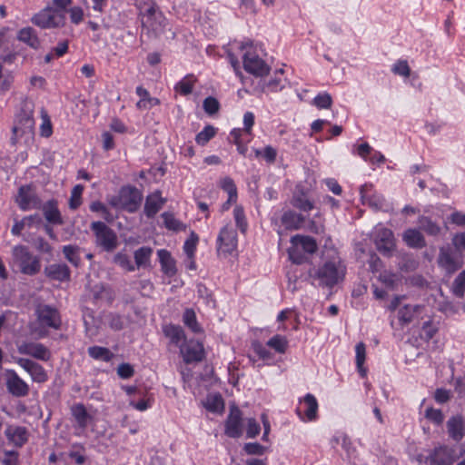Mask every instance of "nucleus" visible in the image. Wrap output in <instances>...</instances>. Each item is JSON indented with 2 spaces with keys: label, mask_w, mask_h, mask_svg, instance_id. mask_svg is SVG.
<instances>
[{
  "label": "nucleus",
  "mask_w": 465,
  "mask_h": 465,
  "mask_svg": "<svg viewBox=\"0 0 465 465\" xmlns=\"http://www.w3.org/2000/svg\"><path fill=\"white\" fill-rule=\"evenodd\" d=\"M226 56L236 76L242 78L237 52L241 54L243 69L256 77H263L270 73L271 66L266 62L267 53L262 44L251 40L231 44L226 48Z\"/></svg>",
  "instance_id": "nucleus-1"
},
{
  "label": "nucleus",
  "mask_w": 465,
  "mask_h": 465,
  "mask_svg": "<svg viewBox=\"0 0 465 465\" xmlns=\"http://www.w3.org/2000/svg\"><path fill=\"white\" fill-rule=\"evenodd\" d=\"M345 274L346 265L336 250L323 252L320 264L309 270L312 284L329 289L343 281Z\"/></svg>",
  "instance_id": "nucleus-2"
},
{
  "label": "nucleus",
  "mask_w": 465,
  "mask_h": 465,
  "mask_svg": "<svg viewBox=\"0 0 465 465\" xmlns=\"http://www.w3.org/2000/svg\"><path fill=\"white\" fill-rule=\"evenodd\" d=\"M35 314L37 326L32 327L31 331L39 338L47 335L46 329L59 330L61 328L62 319L56 308L47 304H39L35 308Z\"/></svg>",
  "instance_id": "nucleus-3"
},
{
  "label": "nucleus",
  "mask_w": 465,
  "mask_h": 465,
  "mask_svg": "<svg viewBox=\"0 0 465 465\" xmlns=\"http://www.w3.org/2000/svg\"><path fill=\"white\" fill-rule=\"evenodd\" d=\"M290 242L288 256L296 264L303 263L318 249L315 239L308 235L296 234L291 238Z\"/></svg>",
  "instance_id": "nucleus-4"
},
{
  "label": "nucleus",
  "mask_w": 465,
  "mask_h": 465,
  "mask_svg": "<svg viewBox=\"0 0 465 465\" xmlns=\"http://www.w3.org/2000/svg\"><path fill=\"white\" fill-rule=\"evenodd\" d=\"M143 196L141 192L134 186H123L117 195L108 198V203L117 210L134 213L140 207Z\"/></svg>",
  "instance_id": "nucleus-5"
},
{
  "label": "nucleus",
  "mask_w": 465,
  "mask_h": 465,
  "mask_svg": "<svg viewBox=\"0 0 465 465\" xmlns=\"http://www.w3.org/2000/svg\"><path fill=\"white\" fill-rule=\"evenodd\" d=\"M13 257L24 274L35 275L40 271L41 265L38 258L33 256L27 247L23 245L15 246L13 248Z\"/></svg>",
  "instance_id": "nucleus-6"
},
{
  "label": "nucleus",
  "mask_w": 465,
  "mask_h": 465,
  "mask_svg": "<svg viewBox=\"0 0 465 465\" xmlns=\"http://www.w3.org/2000/svg\"><path fill=\"white\" fill-rule=\"evenodd\" d=\"M371 236L377 250L385 256H391L395 248L392 231L378 224L373 228Z\"/></svg>",
  "instance_id": "nucleus-7"
},
{
  "label": "nucleus",
  "mask_w": 465,
  "mask_h": 465,
  "mask_svg": "<svg viewBox=\"0 0 465 465\" xmlns=\"http://www.w3.org/2000/svg\"><path fill=\"white\" fill-rule=\"evenodd\" d=\"M319 404L316 397L312 393L305 394L299 399L295 412L302 422H314L318 420Z\"/></svg>",
  "instance_id": "nucleus-8"
},
{
  "label": "nucleus",
  "mask_w": 465,
  "mask_h": 465,
  "mask_svg": "<svg viewBox=\"0 0 465 465\" xmlns=\"http://www.w3.org/2000/svg\"><path fill=\"white\" fill-rule=\"evenodd\" d=\"M437 262L447 273H453L462 266L461 256L450 245L440 248Z\"/></svg>",
  "instance_id": "nucleus-9"
},
{
  "label": "nucleus",
  "mask_w": 465,
  "mask_h": 465,
  "mask_svg": "<svg viewBox=\"0 0 465 465\" xmlns=\"http://www.w3.org/2000/svg\"><path fill=\"white\" fill-rule=\"evenodd\" d=\"M32 22L41 28H56L64 25L65 15H61L47 5L34 15Z\"/></svg>",
  "instance_id": "nucleus-10"
},
{
  "label": "nucleus",
  "mask_w": 465,
  "mask_h": 465,
  "mask_svg": "<svg viewBox=\"0 0 465 465\" xmlns=\"http://www.w3.org/2000/svg\"><path fill=\"white\" fill-rule=\"evenodd\" d=\"M91 229L95 234L97 243L102 246L104 250L110 252L116 247L117 236L104 223L93 222L91 223Z\"/></svg>",
  "instance_id": "nucleus-11"
},
{
  "label": "nucleus",
  "mask_w": 465,
  "mask_h": 465,
  "mask_svg": "<svg viewBox=\"0 0 465 465\" xmlns=\"http://www.w3.org/2000/svg\"><path fill=\"white\" fill-rule=\"evenodd\" d=\"M35 120L31 109H22L15 116L13 134L15 138L24 135L32 136L34 134Z\"/></svg>",
  "instance_id": "nucleus-12"
},
{
  "label": "nucleus",
  "mask_w": 465,
  "mask_h": 465,
  "mask_svg": "<svg viewBox=\"0 0 465 465\" xmlns=\"http://www.w3.org/2000/svg\"><path fill=\"white\" fill-rule=\"evenodd\" d=\"M238 239L234 228L227 224L223 226L217 237V250L225 255L232 254L237 248Z\"/></svg>",
  "instance_id": "nucleus-13"
},
{
  "label": "nucleus",
  "mask_w": 465,
  "mask_h": 465,
  "mask_svg": "<svg viewBox=\"0 0 465 465\" xmlns=\"http://www.w3.org/2000/svg\"><path fill=\"white\" fill-rule=\"evenodd\" d=\"M243 419L242 411L232 406L224 421V433L230 438L238 439L242 435Z\"/></svg>",
  "instance_id": "nucleus-14"
},
{
  "label": "nucleus",
  "mask_w": 465,
  "mask_h": 465,
  "mask_svg": "<svg viewBox=\"0 0 465 465\" xmlns=\"http://www.w3.org/2000/svg\"><path fill=\"white\" fill-rule=\"evenodd\" d=\"M180 353L187 364L199 362L204 358V348L202 342L189 340L180 346Z\"/></svg>",
  "instance_id": "nucleus-15"
},
{
  "label": "nucleus",
  "mask_w": 465,
  "mask_h": 465,
  "mask_svg": "<svg viewBox=\"0 0 465 465\" xmlns=\"http://www.w3.org/2000/svg\"><path fill=\"white\" fill-rule=\"evenodd\" d=\"M426 316V308L418 304H407L398 311V320L401 326L408 325L412 322L419 323V321L424 320Z\"/></svg>",
  "instance_id": "nucleus-16"
},
{
  "label": "nucleus",
  "mask_w": 465,
  "mask_h": 465,
  "mask_svg": "<svg viewBox=\"0 0 465 465\" xmlns=\"http://www.w3.org/2000/svg\"><path fill=\"white\" fill-rule=\"evenodd\" d=\"M18 352L35 359L47 361L51 359L50 350L44 344L35 341H23L17 345Z\"/></svg>",
  "instance_id": "nucleus-17"
},
{
  "label": "nucleus",
  "mask_w": 465,
  "mask_h": 465,
  "mask_svg": "<svg viewBox=\"0 0 465 465\" xmlns=\"http://www.w3.org/2000/svg\"><path fill=\"white\" fill-rule=\"evenodd\" d=\"M16 203L23 211L39 209L41 201L31 186H21L16 196Z\"/></svg>",
  "instance_id": "nucleus-18"
},
{
  "label": "nucleus",
  "mask_w": 465,
  "mask_h": 465,
  "mask_svg": "<svg viewBox=\"0 0 465 465\" xmlns=\"http://www.w3.org/2000/svg\"><path fill=\"white\" fill-rule=\"evenodd\" d=\"M360 195L362 204L374 210H382L385 206V199L377 193L371 183H364L360 187Z\"/></svg>",
  "instance_id": "nucleus-19"
},
{
  "label": "nucleus",
  "mask_w": 465,
  "mask_h": 465,
  "mask_svg": "<svg viewBox=\"0 0 465 465\" xmlns=\"http://www.w3.org/2000/svg\"><path fill=\"white\" fill-rule=\"evenodd\" d=\"M16 362L30 375L33 381L43 383L48 380L45 370L39 363L27 358H19Z\"/></svg>",
  "instance_id": "nucleus-20"
},
{
  "label": "nucleus",
  "mask_w": 465,
  "mask_h": 465,
  "mask_svg": "<svg viewBox=\"0 0 465 465\" xmlns=\"http://www.w3.org/2000/svg\"><path fill=\"white\" fill-rule=\"evenodd\" d=\"M6 376V388L12 395L15 397H25L28 394V384L22 380L15 371L8 370Z\"/></svg>",
  "instance_id": "nucleus-21"
},
{
  "label": "nucleus",
  "mask_w": 465,
  "mask_h": 465,
  "mask_svg": "<svg viewBox=\"0 0 465 465\" xmlns=\"http://www.w3.org/2000/svg\"><path fill=\"white\" fill-rule=\"evenodd\" d=\"M281 224L285 230L296 231L301 230L306 222V215L304 213H296L292 210L283 212L281 216Z\"/></svg>",
  "instance_id": "nucleus-22"
},
{
  "label": "nucleus",
  "mask_w": 465,
  "mask_h": 465,
  "mask_svg": "<svg viewBox=\"0 0 465 465\" xmlns=\"http://www.w3.org/2000/svg\"><path fill=\"white\" fill-rule=\"evenodd\" d=\"M287 77L284 75L283 67L276 69L268 81H262V91L277 93L282 91L287 84Z\"/></svg>",
  "instance_id": "nucleus-23"
},
{
  "label": "nucleus",
  "mask_w": 465,
  "mask_h": 465,
  "mask_svg": "<svg viewBox=\"0 0 465 465\" xmlns=\"http://www.w3.org/2000/svg\"><path fill=\"white\" fill-rule=\"evenodd\" d=\"M139 18L141 20L143 30H146L147 33H154L160 30L163 25L164 17L158 8L153 9L151 15H142Z\"/></svg>",
  "instance_id": "nucleus-24"
},
{
  "label": "nucleus",
  "mask_w": 465,
  "mask_h": 465,
  "mask_svg": "<svg viewBox=\"0 0 465 465\" xmlns=\"http://www.w3.org/2000/svg\"><path fill=\"white\" fill-rule=\"evenodd\" d=\"M5 435L11 444L18 448L24 446L28 440V431L22 426H7Z\"/></svg>",
  "instance_id": "nucleus-25"
},
{
  "label": "nucleus",
  "mask_w": 465,
  "mask_h": 465,
  "mask_svg": "<svg viewBox=\"0 0 465 465\" xmlns=\"http://www.w3.org/2000/svg\"><path fill=\"white\" fill-rule=\"evenodd\" d=\"M447 430L450 439L460 442L465 434V420L461 415L450 418L447 421Z\"/></svg>",
  "instance_id": "nucleus-26"
},
{
  "label": "nucleus",
  "mask_w": 465,
  "mask_h": 465,
  "mask_svg": "<svg viewBox=\"0 0 465 465\" xmlns=\"http://www.w3.org/2000/svg\"><path fill=\"white\" fill-rule=\"evenodd\" d=\"M311 214V212L305 213L306 222L302 229L315 234H321L324 232V218L319 209Z\"/></svg>",
  "instance_id": "nucleus-27"
},
{
  "label": "nucleus",
  "mask_w": 465,
  "mask_h": 465,
  "mask_svg": "<svg viewBox=\"0 0 465 465\" xmlns=\"http://www.w3.org/2000/svg\"><path fill=\"white\" fill-rule=\"evenodd\" d=\"M165 200L162 197L160 191H155L149 194L145 199L144 214L148 218H153L162 209Z\"/></svg>",
  "instance_id": "nucleus-28"
},
{
  "label": "nucleus",
  "mask_w": 465,
  "mask_h": 465,
  "mask_svg": "<svg viewBox=\"0 0 465 465\" xmlns=\"http://www.w3.org/2000/svg\"><path fill=\"white\" fill-rule=\"evenodd\" d=\"M71 412L77 424V430H80V432L77 434L80 435L87 428L88 424L92 420V417L82 403L74 405L71 409Z\"/></svg>",
  "instance_id": "nucleus-29"
},
{
  "label": "nucleus",
  "mask_w": 465,
  "mask_h": 465,
  "mask_svg": "<svg viewBox=\"0 0 465 465\" xmlns=\"http://www.w3.org/2000/svg\"><path fill=\"white\" fill-rule=\"evenodd\" d=\"M135 93L139 96V100L135 104L138 110H150L153 107L160 104V100L156 97L151 96L148 90L142 85L136 87Z\"/></svg>",
  "instance_id": "nucleus-30"
},
{
  "label": "nucleus",
  "mask_w": 465,
  "mask_h": 465,
  "mask_svg": "<svg viewBox=\"0 0 465 465\" xmlns=\"http://www.w3.org/2000/svg\"><path fill=\"white\" fill-rule=\"evenodd\" d=\"M163 332L169 339L170 343L180 348L185 340V334L183 328L179 325L165 324L163 326Z\"/></svg>",
  "instance_id": "nucleus-31"
},
{
  "label": "nucleus",
  "mask_w": 465,
  "mask_h": 465,
  "mask_svg": "<svg viewBox=\"0 0 465 465\" xmlns=\"http://www.w3.org/2000/svg\"><path fill=\"white\" fill-rule=\"evenodd\" d=\"M292 205L298 209L301 213H309L316 210L313 201L304 193L295 192L291 200Z\"/></svg>",
  "instance_id": "nucleus-32"
},
{
  "label": "nucleus",
  "mask_w": 465,
  "mask_h": 465,
  "mask_svg": "<svg viewBox=\"0 0 465 465\" xmlns=\"http://www.w3.org/2000/svg\"><path fill=\"white\" fill-rule=\"evenodd\" d=\"M45 272L49 278L59 282L69 281L71 276L70 269L64 263L51 264L45 268Z\"/></svg>",
  "instance_id": "nucleus-33"
},
{
  "label": "nucleus",
  "mask_w": 465,
  "mask_h": 465,
  "mask_svg": "<svg viewBox=\"0 0 465 465\" xmlns=\"http://www.w3.org/2000/svg\"><path fill=\"white\" fill-rule=\"evenodd\" d=\"M430 465H451L452 459L448 449L443 446L435 448L432 453L427 458Z\"/></svg>",
  "instance_id": "nucleus-34"
},
{
  "label": "nucleus",
  "mask_w": 465,
  "mask_h": 465,
  "mask_svg": "<svg viewBox=\"0 0 465 465\" xmlns=\"http://www.w3.org/2000/svg\"><path fill=\"white\" fill-rule=\"evenodd\" d=\"M157 256L163 272L169 277L173 276L176 273V267L171 253L167 250L161 249L157 251Z\"/></svg>",
  "instance_id": "nucleus-35"
},
{
  "label": "nucleus",
  "mask_w": 465,
  "mask_h": 465,
  "mask_svg": "<svg viewBox=\"0 0 465 465\" xmlns=\"http://www.w3.org/2000/svg\"><path fill=\"white\" fill-rule=\"evenodd\" d=\"M43 212L46 221L53 224H62L63 219L57 207V202L50 200L43 206Z\"/></svg>",
  "instance_id": "nucleus-36"
},
{
  "label": "nucleus",
  "mask_w": 465,
  "mask_h": 465,
  "mask_svg": "<svg viewBox=\"0 0 465 465\" xmlns=\"http://www.w3.org/2000/svg\"><path fill=\"white\" fill-rule=\"evenodd\" d=\"M197 78L193 74H188L175 84L173 89L180 95L186 96L193 93Z\"/></svg>",
  "instance_id": "nucleus-37"
},
{
  "label": "nucleus",
  "mask_w": 465,
  "mask_h": 465,
  "mask_svg": "<svg viewBox=\"0 0 465 465\" xmlns=\"http://www.w3.org/2000/svg\"><path fill=\"white\" fill-rule=\"evenodd\" d=\"M402 239L411 248H422L426 242L421 232L417 229H408L404 232Z\"/></svg>",
  "instance_id": "nucleus-38"
},
{
  "label": "nucleus",
  "mask_w": 465,
  "mask_h": 465,
  "mask_svg": "<svg viewBox=\"0 0 465 465\" xmlns=\"http://www.w3.org/2000/svg\"><path fill=\"white\" fill-rule=\"evenodd\" d=\"M17 38L34 49H37L40 46L39 38L35 30L32 27L22 28L17 34Z\"/></svg>",
  "instance_id": "nucleus-39"
},
{
  "label": "nucleus",
  "mask_w": 465,
  "mask_h": 465,
  "mask_svg": "<svg viewBox=\"0 0 465 465\" xmlns=\"http://www.w3.org/2000/svg\"><path fill=\"white\" fill-rule=\"evenodd\" d=\"M332 442L337 445H341V448L346 451L347 459L349 462L356 460V450L352 447L351 439L344 433H338L332 439Z\"/></svg>",
  "instance_id": "nucleus-40"
},
{
  "label": "nucleus",
  "mask_w": 465,
  "mask_h": 465,
  "mask_svg": "<svg viewBox=\"0 0 465 465\" xmlns=\"http://www.w3.org/2000/svg\"><path fill=\"white\" fill-rule=\"evenodd\" d=\"M152 253L153 249L148 246H143L137 249L134 253L135 265L138 268L149 266Z\"/></svg>",
  "instance_id": "nucleus-41"
},
{
  "label": "nucleus",
  "mask_w": 465,
  "mask_h": 465,
  "mask_svg": "<svg viewBox=\"0 0 465 465\" xmlns=\"http://www.w3.org/2000/svg\"><path fill=\"white\" fill-rule=\"evenodd\" d=\"M421 321V331L420 333V339L425 341H429L434 337V335L438 331V327L432 322L431 319L427 315L424 317V320Z\"/></svg>",
  "instance_id": "nucleus-42"
},
{
  "label": "nucleus",
  "mask_w": 465,
  "mask_h": 465,
  "mask_svg": "<svg viewBox=\"0 0 465 465\" xmlns=\"http://www.w3.org/2000/svg\"><path fill=\"white\" fill-rule=\"evenodd\" d=\"M288 343V340L285 336L276 334L267 341L266 346L272 348L280 354H283L287 351Z\"/></svg>",
  "instance_id": "nucleus-43"
},
{
  "label": "nucleus",
  "mask_w": 465,
  "mask_h": 465,
  "mask_svg": "<svg viewBox=\"0 0 465 465\" xmlns=\"http://www.w3.org/2000/svg\"><path fill=\"white\" fill-rule=\"evenodd\" d=\"M88 354L94 360L103 361L105 362L110 361L114 357L113 352L109 349L101 346L89 347Z\"/></svg>",
  "instance_id": "nucleus-44"
},
{
  "label": "nucleus",
  "mask_w": 465,
  "mask_h": 465,
  "mask_svg": "<svg viewBox=\"0 0 465 465\" xmlns=\"http://www.w3.org/2000/svg\"><path fill=\"white\" fill-rule=\"evenodd\" d=\"M355 361L356 367L361 377L366 375V369L364 368V362L366 359V348L364 343L359 342L355 346Z\"/></svg>",
  "instance_id": "nucleus-45"
},
{
  "label": "nucleus",
  "mask_w": 465,
  "mask_h": 465,
  "mask_svg": "<svg viewBox=\"0 0 465 465\" xmlns=\"http://www.w3.org/2000/svg\"><path fill=\"white\" fill-rule=\"evenodd\" d=\"M252 349L260 360H262L267 363H270L271 361H273V354L268 349V346H266V344L263 345L260 341H255L252 343Z\"/></svg>",
  "instance_id": "nucleus-46"
},
{
  "label": "nucleus",
  "mask_w": 465,
  "mask_h": 465,
  "mask_svg": "<svg viewBox=\"0 0 465 465\" xmlns=\"http://www.w3.org/2000/svg\"><path fill=\"white\" fill-rule=\"evenodd\" d=\"M183 322L193 332L199 333L202 329L197 322L196 315L193 310L186 309L183 315Z\"/></svg>",
  "instance_id": "nucleus-47"
},
{
  "label": "nucleus",
  "mask_w": 465,
  "mask_h": 465,
  "mask_svg": "<svg viewBox=\"0 0 465 465\" xmlns=\"http://www.w3.org/2000/svg\"><path fill=\"white\" fill-rule=\"evenodd\" d=\"M217 133V129L213 125H206L195 136V142L198 145L204 146L208 142L213 139Z\"/></svg>",
  "instance_id": "nucleus-48"
},
{
  "label": "nucleus",
  "mask_w": 465,
  "mask_h": 465,
  "mask_svg": "<svg viewBox=\"0 0 465 465\" xmlns=\"http://www.w3.org/2000/svg\"><path fill=\"white\" fill-rule=\"evenodd\" d=\"M63 252L66 260L74 266L78 267L81 262L80 248L75 245H64Z\"/></svg>",
  "instance_id": "nucleus-49"
},
{
  "label": "nucleus",
  "mask_w": 465,
  "mask_h": 465,
  "mask_svg": "<svg viewBox=\"0 0 465 465\" xmlns=\"http://www.w3.org/2000/svg\"><path fill=\"white\" fill-rule=\"evenodd\" d=\"M206 410L212 412H220L223 410L224 402L220 394L209 395L204 402Z\"/></svg>",
  "instance_id": "nucleus-50"
},
{
  "label": "nucleus",
  "mask_w": 465,
  "mask_h": 465,
  "mask_svg": "<svg viewBox=\"0 0 465 465\" xmlns=\"http://www.w3.org/2000/svg\"><path fill=\"white\" fill-rule=\"evenodd\" d=\"M254 153L257 158H262L268 164L273 163L277 157V150L272 145H266L262 149H255Z\"/></svg>",
  "instance_id": "nucleus-51"
},
{
  "label": "nucleus",
  "mask_w": 465,
  "mask_h": 465,
  "mask_svg": "<svg viewBox=\"0 0 465 465\" xmlns=\"http://www.w3.org/2000/svg\"><path fill=\"white\" fill-rule=\"evenodd\" d=\"M391 71L394 74L401 76L403 78H408L411 75V72L409 63L405 59L397 60L391 65Z\"/></svg>",
  "instance_id": "nucleus-52"
},
{
  "label": "nucleus",
  "mask_w": 465,
  "mask_h": 465,
  "mask_svg": "<svg viewBox=\"0 0 465 465\" xmlns=\"http://www.w3.org/2000/svg\"><path fill=\"white\" fill-rule=\"evenodd\" d=\"M90 210L94 213H101L102 217L108 223H112L115 219V216L113 215L106 205L100 201L91 203Z\"/></svg>",
  "instance_id": "nucleus-53"
},
{
  "label": "nucleus",
  "mask_w": 465,
  "mask_h": 465,
  "mask_svg": "<svg viewBox=\"0 0 465 465\" xmlns=\"http://www.w3.org/2000/svg\"><path fill=\"white\" fill-rule=\"evenodd\" d=\"M419 223L420 229L430 235L436 236L440 232V227L428 217L421 216L419 219Z\"/></svg>",
  "instance_id": "nucleus-54"
},
{
  "label": "nucleus",
  "mask_w": 465,
  "mask_h": 465,
  "mask_svg": "<svg viewBox=\"0 0 465 465\" xmlns=\"http://www.w3.org/2000/svg\"><path fill=\"white\" fill-rule=\"evenodd\" d=\"M84 190V185L76 184L71 191V196L69 199V208L76 210L82 204V194Z\"/></svg>",
  "instance_id": "nucleus-55"
},
{
  "label": "nucleus",
  "mask_w": 465,
  "mask_h": 465,
  "mask_svg": "<svg viewBox=\"0 0 465 465\" xmlns=\"http://www.w3.org/2000/svg\"><path fill=\"white\" fill-rule=\"evenodd\" d=\"M312 104L318 109H329L332 104L331 95L327 92H321L313 98Z\"/></svg>",
  "instance_id": "nucleus-56"
},
{
  "label": "nucleus",
  "mask_w": 465,
  "mask_h": 465,
  "mask_svg": "<svg viewBox=\"0 0 465 465\" xmlns=\"http://www.w3.org/2000/svg\"><path fill=\"white\" fill-rule=\"evenodd\" d=\"M220 187L228 193V197H230L231 200H237V188L231 177L226 176L221 179Z\"/></svg>",
  "instance_id": "nucleus-57"
},
{
  "label": "nucleus",
  "mask_w": 465,
  "mask_h": 465,
  "mask_svg": "<svg viewBox=\"0 0 465 465\" xmlns=\"http://www.w3.org/2000/svg\"><path fill=\"white\" fill-rule=\"evenodd\" d=\"M138 9V16L142 15H151L153 9L158 8L153 0H134Z\"/></svg>",
  "instance_id": "nucleus-58"
},
{
  "label": "nucleus",
  "mask_w": 465,
  "mask_h": 465,
  "mask_svg": "<svg viewBox=\"0 0 465 465\" xmlns=\"http://www.w3.org/2000/svg\"><path fill=\"white\" fill-rule=\"evenodd\" d=\"M153 403V399L150 396H144L139 401H136L135 398H130L129 405L134 409L139 411H144L150 408H152Z\"/></svg>",
  "instance_id": "nucleus-59"
},
{
  "label": "nucleus",
  "mask_w": 465,
  "mask_h": 465,
  "mask_svg": "<svg viewBox=\"0 0 465 465\" xmlns=\"http://www.w3.org/2000/svg\"><path fill=\"white\" fill-rule=\"evenodd\" d=\"M452 292L461 298L465 293V270L458 274L452 284Z\"/></svg>",
  "instance_id": "nucleus-60"
},
{
  "label": "nucleus",
  "mask_w": 465,
  "mask_h": 465,
  "mask_svg": "<svg viewBox=\"0 0 465 465\" xmlns=\"http://www.w3.org/2000/svg\"><path fill=\"white\" fill-rule=\"evenodd\" d=\"M42 124L40 125V134L43 137L48 138L53 134V125L47 113L43 109L41 111Z\"/></svg>",
  "instance_id": "nucleus-61"
},
{
  "label": "nucleus",
  "mask_w": 465,
  "mask_h": 465,
  "mask_svg": "<svg viewBox=\"0 0 465 465\" xmlns=\"http://www.w3.org/2000/svg\"><path fill=\"white\" fill-rule=\"evenodd\" d=\"M233 216H234L236 226L239 228V230L242 232H245V231L247 230L248 224L246 222L243 208L240 205L235 206V208L233 209Z\"/></svg>",
  "instance_id": "nucleus-62"
},
{
  "label": "nucleus",
  "mask_w": 465,
  "mask_h": 465,
  "mask_svg": "<svg viewBox=\"0 0 465 465\" xmlns=\"http://www.w3.org/2000/svg\"><path fill=\"white\" fill-rule=\"evenodd\" d=\"M379 281L383 283L385 286L394 289L397 282H399V277L396 273L390 272V271H384L380 273L379 275Z\"/></svg>",
  "instance_id": "nucleus-63"
},
{
  "label": "nucleus",
  "mask_w": 465,
  "mask_h": 465,
  "mask_svg": "<svg viewBox=\"0 0 465 465\" xmlns=\"http://www.w3.org/2000/svg\"><path fill=\"white\" fill-rule=\"evenodd\" d=\"M114 261L116 264L127 272H134L135 270V265L132 262L130 257L125 253L118 252L114 256Z\"/></svg>",
  "instance_id": "nucleus-64"
}]
</instances>
